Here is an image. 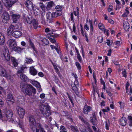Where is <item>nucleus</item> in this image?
<instances>
[{"mask_svg":"<svg viewBox=\"0 0 132 132\" xmlns=\"http://www.w3.org/2000/svg\"><path fill=\"white\" fill-rule=\"evenodd\" d=\"M20 88L25 95L31 96L32 93L34 94L36 93V89L31 85L21 84Z\"/></svg>","mask_w":132,"mask_h":132,"instance_id":"f257e3e1","label":"nucleus"},{"mask_svg":"<svg viewBox=\"0 0 132 132\" xmlns=\"http://www.w3.org/2000/svg\"><path fill=\"white\" fill-rule=\"evenodd\" d=\"M30 128L33 132H39V129H37L36 128L37 124L34 118L32 115H30L29 116Z\"/></svg>","mask_w":132,"mask_h":132,"instance_id":"f03ea898","label":"nucleus"},{"mask_svg":"<svg viewBox=\"0 0 132 132\" xmlns=\"http://www.w3.org/2000/svg\"><path fill=\"white\" fill-rule=\"evenodd\" d=\"M50 108V106L48 105L42 104L40 106V111L45 117H47V116L48 117L51 114Z\"/></svg>","mask_w":132,"mask_h":132,"instance_id":"7ed1b4c3","label":"nucleus"},{"mask_svg":"<svg viewBox=\"0 0 132 132\" xmlns=\"http://www.w3.org/2000/svg\"><path fill=\"white\" fill-rule=\"evenodd\" d=\"M3 47L4 49L1 52L2 56L4 57L6 61H9L10 60V58L8 49L6 46H4Z\"/></svg>","mask_w":132,"mask_h":132,"instance_id":"20e7f679","label":"nucleus"},{"mask_svg":"<svg viewBox=\"0 0 132 132\" xmlns=\"http://www.w3.org/2000/svg\"><path fill=\"white\" fill-rule=\"evenodd\" d=\"M7 43L10 48L13 50L17 46L16 43L14 39H10L7 41Z\"/></svg>","mask_w":132,"mask_h":132,"instance_id":"39448f33","label":"nucleus"},{"mask_svg":"<svg viewBox=\"0 0 132 132\" xmlns=\"http://www.w3.org/2000/svg\"><path fill=\"white\" fill-rule=\"evenodd\" d=\"M2 21L4 23H7L10 19V16L8 12L4 11L2 15Z\"/></svg>","mask_w":132,"mask_h":132,"instance_id":"423d86ee","label":"nucleus"},{"mask_svg":"<svg viewBox=\"0 0 132 132\" xmlns=\"http://www.w3.org/2000/svg\"><path fill=\"white\" fill-rule=\"evenodd\" d=\"M16 109L20 117L21 118H23L25 114L24 110L23 108L19 106L17 107Z\"/></svg>","mask_w":132,"mask_h":132,"instance_id":"0eeeda50","label":"nucleus"},{"mask_svg":"<svg viewBox=\"0 0 132 132\" xmlns=\"http://www.w3.org/2000/svg\"><path fill=\"white\" fill-rule=\"evenodd\" d=\"M13 115L12 112L10 111H8L5 113V116L4 117V120H8L9 121L12 120V118Z\"/></svg>","mask_w":132,"mask_h":132,"instance_id":"6e6552de","label":"nucleus"},{"mask_svg":"<svg viewBox=\"0 0 132 132\" xmlns=\"http://www.w3.org/2000/svg\"><path fill=\"white\" fill-rule=\"evenodd\" d=\"M3 2H5L6 1V5L8 7H11L13 5L17 2L18 0H2Z\"/></svg>","mask_w":132,"mask_h":132,"instance_id":"1a4fd4ad","label":"nucleus"},{"mask_svg":"<svg viewBox=\"0 0 132 132\" xmlns=\"http://www.w3.org/2000/svg\"><path fill=\"white\" fill-rule=\"evenodd\" d=\"M29 16L27 14H24L23 16V19L25 23L30 24L32 21V17L29 15Z\"/></svg>","mask_w":132,"mask_h":132,"instance_id":"9d476101","label":"nucleus"},{"mask_svg":"<svg viewBox=\"0 0 132 132\" xmlns=\"http://www.w3.org/2000/svg\"><path fill=\"white\" fill-rule=\"evenodd\" d=\"M46 16L47 22L49 23H52L53 22L52 18H53V13L48 12L47 13Z\"/></svg>","mask_w":132,"mask_h":132,"instance_id":"9b49d317","label":"nucleus"},{"mask_svg":"<svg viewBox=\"0 0 132 132\" xmlns=\"http://www.w3.org/2000/svg\"><path fill=\"white\" fill-rule=\"evenodd\" d=\"M25 4L26 7L29 9L31 10H34V7L32 3L29 0H27L25 2Z\"/></svg>","mask_w":132,"mask_h":132,"instance_id":"f8f14e48","label":"nucleus"},{"mask_svg":"<svg viewBox=\"0 0 132 132\" xmlns=\"http://www.w3.org/2000/svg\"><path fill=\"white\" fill-rule=\"evenodd\" d=\"M11 16L14 23H16L17 21L20 19V15L18 14H12Z\"/></svg>","mask_w":132,"mask_h":132,"instance_id":"ddd939ff","label":"nucleus"},{"mask_svg":"<svg viewBox=\"0 0 132 132\" xmlns=\"http://www.w3.org/2000/svg\"><path fill=\"white\" fill-rule=\"evenodd\" d=\"M12 36L16 38H18L21 35V32L19 31H14L12 34Z\"/></svg>","mask_w":132,"mask_h":132,"instance_id":"4468645a","label":"nucleus"},{"mask_svg":"<svg viewBox=\"0 0 132 132\" xmlns=\"http://www.w3.org/2000/svg\"><path fill=\"white\" fill-rule=\"evenodd\" d=\"M17 75L24 81H27L28 79L27 76L23 73H17Z\"/></svg>","mask_w":132,"mask_h":132,"instance_id":"2eb2a0df","label":"nucleus"},{"mask_svg":"<svg viewBox=\"0 0 132 132\" xmlns=\"http://www.w3.org/2000/svg\"><path fill=\"white\" fill-rule=\"evenodd\" d=\"M91 108L90 106H85L83 110L84 113L85 114H87L88 112L91 110Z\"/></svg>","mask_w":132,"mask_h":132,"instance_id":"dca6fc26","label":"nucleus"},{"mask_svg":"<svg viewBox=\"0 0 132 132\" xmlns=\"http://www.w3.org/2000/svg\"><path fill=\"white\" fill-rule=\"evenodd\" d=\"M30 72L32 75L35 76L36 75L37 73V71L36 69L34 68V67L32 66L30 68Z\"/></svg>","mask_w":132,"mask_h":132,"instance_id":"f3484780","label":"nucleus"},{"mask_svg":"<svg viewBox=\"0 0 132 132\" xmlns=\"http://www.w3.org/2000/svg\"><path fill=\"white\" fill-rule=\"evenodd\" d=\"M79 117L80 119L81 120V121L84 122L85 126L87 129L88 127H90L89 124L87 121L84 120L82 116H79Z\"/></svg>","mask_w":132,"mask_h":132,"instance_id":"a211bd4d","label":"nucleus"},{"mask_svg":"<svg viewBox=\"0 0 132 132\" xmlns=\"http://www.w3.org/2000/svg\"><path fill=\"white\" fill-rule=\"evenodd\" d=\"M32 25L33 27L35 29H36L38 27H40V26H38V23L37 20L35 19H34L32 21Z\"/></svg>","mask_w":132,"mask_h":132,"instance_id":"6ab92c4d","label":"nucleus"},{"mask_svg":"<svg viewBox=\"0 0 132 132\" xmlns=\"http://www.w3.org/2000/svg\"><path fill=\"white\" fill-rule=\"evenodd\" d=\"M120 124L123 126H124L127 123L126 119L124 117H122L120 121Z\"/></svg>","mask_w":132,"mask_h":132,"instance_id":"aec40b11","label":"nucleus"},{"mask_svg":"<svg viewBox=\"0 0 132 132\" xmlns=\"http://www.w3.org/2000/svg\"><path fill=\"white\" fill-rule=\"evenodd\" d=\"M13 100V97L12 94L10 93H9L8 95L6 98V101L7 103H9V102H12V100Z\"/></svg>","mask_w":132,"mask_h":132,"instance_id":"412c9836","label":"nucleus"},{"mask_svg":"<svg viewBox=\"0 0 132 132\" xmlns=\"http://www.w3.org/2000/svg\"><path fill=\"white\" fill-rule=\"evenodd\" d=\"M5 41V39L4 36L0 32V45H4Z\"/></svg>","mask_w":132,"mask_h":132,"instance_id":"4be33fe9","label":"nucleus"},{"mask_svg":"<svg viewBox=\"0 0 132 132\" xmlns=\"http://www.w3.org/2000/svg\"><path fill=\"white\" fill-rule=\"evenodd\" d=\"M14 28V26L13 25H11L9 27L7 30V35L9 36H10V35L11 34Z\"/></svg>","mask_w":132,"mask_h":132,"instance_id":"5701e85b","label":"nucleus"},{"mask_svg":"<svg viewBox=\"0 0 132 132\" xmlns=\"http://www.w3.org/2000/svg\"><path fill=\"white\" fill-rule=\"evenodd\" d=\"M62 12H59L57 11L52 13L53 18H57L60 16L62 14Z\"/></svg>","mask_w":132,"mask_h":132,"instance_id":"b1692460","label":"nucleus"},{"mask_svg":"<svg viewBox=\"0 0 132 132\" xmlns=\"http://www.w3.org/2000/svg\"><path fill=\"white\" fill-rule=\"evenodd\" d=\"M124 29L125 30H128L130 27V25L128 22H125L123 23Z\"/></svg>","mask_w":132,"mask_h":132,"instance_id":"393cba45","label":"nucleus"},{"mask_svg":"<svg viewBox=\"0 0 132 132\" xmlns=\"http://www.w3.org/2000/svg\"><path fill=\"white\" fill-rule=\"evenodd\" d=\"M27 68L25 66H22L19 67L17 73H22L23 71Z\"/></svg>","mask_w":132,"mask_h":132,"instance_id":"a878e982","label":"nucleus"},{"mask_svg":"<svg viewBox=\"0 0 132 132\" xmlns=\"http://www.w3.org/2000/svg\"><path fill=\"white\" fill-rule=\"evenodd\" d=\"M11 59L14 67H16L18 65V64L15 58L13 57H11Z\"/></svg>","mask_w":132,"mask_h":132,"instance_id":"bb28decb","label":"nucleus"},{"mask_svg":"<svg viewBox=\"0 0 132 132\" xmlns=\"http://www.w3.org/2000/svg\"><path fill=\"white\" fill-rule=\"evenodd\" d=\"M7 73L6 70L4 69L1 70L0 73V76L2 77H5Z\"/></svg>","mask_w":132,"mask_h":132,"instance_id":"cd10ccee","label":"nucleus"},{"mask_svg":"<svg viewBox=\"0 0 132 132\" xmlns=\"http://www.w3.org/2000/svg\"><path fill=\"white\" fill-rule=\"evenodd\" d=\"M53 4V3L52 2H48L46 7V9L48 10H50L52 7Z\"/></svg>","mask_w":132,"mask_h":132,"instance_id":"c85d7f7f","label":"nucleus"},{"mask_svg":"<svg viewBox=\"0 0 132 132\" xmlns=\"http://www.w3.org/2000/svg\"><path fill=\"white\" fill-rule=\"evenodd\" d=\"M70 128L74 132H79V131L77 129V127L76 126H73L71 125L70 126Z\"/></svg>","mask_w":132,"mask_h":132,"instance_id":"c756f323","label":"nucleus"},{"mask_svg":"<svg viewBox=\"0 0 132 132\" xmlns=\"http://www.w3.org/2000/svg\"><path fill=\"white\" fill-rule=\"evenodd\" d=\"M29 45L31 46V47L33 49V50L35 51V52L37 53V51L36 50L34 44L30 40H29Z\"/></svg>","mask_w":132,"mask_h":132,"instance_id":"7c9ffc66","label":"nucleus"},{"mask_svg":"<svg viewBox=\"0 0 132 132\" xmlns=\"http://www.w3.org/2000/svg\"><path fill=\"white\" fill-rule=\"evenodd\" d=\"M55 9L56 11L59 12H62L61 11L62 10V6L60 5H57L55 7Z\"/></svg>","mask_w":132,"mask_h":132,"instance_id":"2f4dec72","label":"nucleus"},{"mask_svg":"<svg viewBox=\"0 0 132 132\" xmlns=\"http://www.w3.org/2000/svg\"><path fill=\"white\" fill-rule=\"evenodd\" d=\"M13 50L15 51L20 52H21L22 51V49L20 47H16V46L15 47Z\"/></svg>","mask_w":132,"mask_h":132,"instance_id":"473e14b6","label":"nucleus"},{"mask_svg":"<svg viewBox=\"0 0 132 132\" xmlns=\"http://www.w3.org/2000/svg\"><path fill=\"white\" fill-rule=\"evenodd\" d=\"M99 28L101 30L103 31L104 29V26L102 23H99L98 25Z\"/></svg>","mask_w":132,"mask_h":132,"instance_id":"72a5a7b5","label":"nucleus"},{"mask_svg":"<svg viewBox=\"0 0 132 132\" xmlns=\"http://www.w3.org/2000/svg\"><path fill=\"white\" fill-rule=\"evenodd\" d=\"M35 86L36 87L38 88V91L41 92L42 91V89L41 88L39 82H38L36 85V86Z\"/></svg>","mask_w":132,"mask_h":132,"instance_id":"f704fd0d","label":"nucleus"},{"mask_svg":"<svg viewBox=\"0 0 132 132\" xmlns=\"http://www.w3.org/2000/svg\"><path fill=\"white\" fill-rule=\"evenodd\" d=\"M40 7L43 10L45 9V6L44 4H43V3L40 2L38 3Z\"/></svg>","mask_w":132,"mask_h":132,"instance_id":"c9c22d12","label":"nucleus"},{"mask_svg":"<svg viewBox=\"0 0 132 132\" xmlns=\"http://www.w3.org/2000/svg\"><path fill=\"white\" fill-rule=\"evenodd\" d=\"M128 8L127 7L126 8V12H125L122 15V16L124 17H126L127 15L129 14V11L128 10Z\"/></svg>","mask_w":132,"mask_h":132,"instance_id":"e433bc0d","label":"nucleus"},{"mask_svg":"<svg viewBox=\"0 0 132 132\" xmlns=\"http://www.w3.org/2000/svg\"><path fill=\"white\" fill-rule=\"evenodd\" d=\"M90 121L93 123V125H94L95 123L97 121V119H94L93 117L90 118Z\"/></svg>","mask_w":132,"mask_h":132,"instance_id":"4c0bfd02","label":"nucleus"},{"mask_svg":"<svg viewBox=\"0 0 132 132\" xmlns=\"http://www.w3.org/2000/svg\"><path fill=\"white\" fill-rule=\"evenodd\" d=\"M128 118L129 120V125L130 127L132 126V117L131 116L128 117Z\"/></svg>","mask_w":132,"mask_h":132,"instance_id":"58836bf2","label":"nucleus"},{"mask_svg":"<svg viewBox=\"0 0 132 132\" xmlns=\"http://www.w3.org/2000/svg\"><path fill=\"white\" fill-rule=\"evenodd\" d=\"M26 61L28 63H31L33 61L31 58H27Z\"/></svg>","mask_w":132,"mask_h":132,"instance_id":"ea45409f","label":"nucleus"},{"mask_svg":"<svg viewBox=\"0 0 132 132\" xmlns=\"http://www.w3.org/2000/svg\"><path fill=\"white\" fill-rule=\"evenodd\" d=\"M48 38L50 40L51 42L52 43H55L56 42L55 38L49 37H48Z\"/></svg>","mask_w":132,"mask_h":132,"instance_id":"a19ab883","label":"nucleus"},{"mask_svg":"<svg viewBox=\"0 0 132 132\" xmlns=\"http://www.w3.org/2000/svg\"><path fill=\"white\" fill-rule=\"evenodd\" d=\"M89 22L90 25V29L91 30L92 32H93V30L92 22L90 20H89Z\"/></svg>","mask_w":132,"mask_h":132,"instance_id":"79ce46f5","label":"nucleus"},{"mask_svg":"<svg viewBox=\"0 0 132 132\" xmlns=\"http://www.w3.org/2000/svg\"><path fill=\"white\" fill-rule=\"evenodd\" d=\"M72 89L73 90H74V92H75V94L77 95H78L79 94L78 92L77 91L78 89L77 88H74V87H72Z\"/></svg>","mask_w":132,"mask_h":132,"instance_id":"37998d69","label":"nucleus"},{"mask_svg":"<svg viewBox=\"0 0 132 132\" xmlns=\"http://www.w3.org/2000/svg\"><path fill=\"white\" fill-rule=\"evenodd\" d=\"M110 125V123L108 121V122L105 121V127L106 129L107 130H109V126Z\"/></svg>","mask_w":132,"mask_h":132,"instance_id":"c03bdc74","label":"nucleus"},{"mask_svg":"<svg viewBox=\"0 0 132 132\" xmlns=\"http://www.w3.org/2000/svg\"><path fill=\"white\" fill-rule=\"evenodd\" d=\"M98 42L100 43H102L103 40V38L102 36H99L98 37Z\"/></svg>","mask_w":132,"mask_h":132,"instance_id":"a18cd8bd","label":"nucleus"},{"mask_svg":"<svg viewBox=\"0 0 132 132\" xmlns=\"http://www.w3.org/2000/svg\"><path fill=\"white\" fill-rule=\"evenodd\" d=\"M76 65L77 66L78 69L80 70L81 69V67L80 64L78 62H77L76 63Z\"/></svg>","mask_w":132,"mask_h":132,"instance_id":"49530a36","label":"nucleus"},{"mask_svg":"<svg viewBox=\"0 0 132 132\" xmlns=\"http://www.w3.org/2000/svg\"><path fill=\"white\" fill-rule=\"evenodd\" d=\"M68 96V98H69V100L71 102L72 104L73 105H74V103L73 102L72 100V97H71L68 94V93H67Z\"/></svg>","mask_w":132,"mask_h":132,"instance_id":"de8ad7c7","label":"nucleus"},{"mask_svg":"<svg viewBox=\"0 0 132 132\" xmlns=\"http://www.w3.org/2000/svg\"><path fill=\"white\" fill-rule=\"evenodd\" d=\"M66 130V129L63 126H61L60 128V132H62Z\"/></svg>","mask_w":132,"mask_h":132,"instance_id":"09e8293b","label":"nucleus"},{"mask_svg":"<svg viewBox=\"0 0 132 132\" xmlns=\"http://www.w3.org/2000/svg\"><path fill=\"white\" fill-rule=\"evenodd\" d=\"M5 77L8 80H10L12 77L10 75L7 73Z\"/></svg>","mask_w":132,"mask_h":132,"instance_id":"8fccbe9b","label":"nucleus"},{"mask_svg":"<svg viewBox=\"0 0 132 132\" xmlns=\"http://www.w3.org/2000/svg\"><path fill=\"white\" fill-rule=\"evenodd\" d=\"M43 42L46 45H47L48 44L49 42L48 40L46 39H44L43 40Z\"/></svg>","mask_w":132,"mask_h":132,"instance_id":"3c124183","label":"nucleus"},{"mask_svg":"<svg viewBox=\"0 0 132 132\" xmlns=\"http://www.w3.org/2000/svg\"><path fill=\"white\" fill-rule=\"evenodd\" d=\"M77 57L80 62H81L82 61V58L79 54L77 55Z\"/></svg>","mask_w":132,"mask_h":132,"instance_id":"603ef678","label":"nucleus"},{"mask_svg":"<svg viewBox=\"0 0 132 132\" xmlns=\"http://www.w3.org/2000/svg\"><path fill=\"white\" fill-rule=\"evenodd\" d=\"M51 37H52V38H55L56 37H57L58 36V34H53V33L52 34V35H50Z\"/></svg>","mask_w":132,"mask_h":132,"instance_id":"864d4df0","label":"nucleus"},{"mask_svg":"<svg viewBox=\"0 0 132 132\" xmlns=\"http://www.w3.org/2000/svg\"><path fill=\"white\" fill-rule=\"evenodd\" d=\"M113 7L111 5H110L108 9V11L109 12H110L113 9Z\"/></svg>","mask_w":132,"mask_h":132,"instance_id":"5fc2aeb1","label":"nucleus"},{"mask_svg":"<svg viewBox=\"0 0 132 132\" xmlns=\"http://www.w3.org/2000/svg\"><path fill=\"white\" fill-rule=\"evenodd\" d=\"M122 74L123 76L125 77V78L127 76L126 72V70H125V69L122 72Z\"/></svg>","mask_w":132,"mask_h":132,"instance_id":"6e6d98bb","label":"nucleus"},{"mask_svg":"<svg viewBox=\"0 0 132 132\" xmlns=\"http://www.w3.org/2000/svg\"><path fill=\"white\" fill-rule=\"evenodd\" d=\"M106 93H108V95L110 96H111L112 95V94L111 93L110 91H109L107 89H106Z\"/></svg>","mask_w":132,"mask_h":132,"instance_id":"4d7b16f0","label":"nucleus"},{"mask_svg":"<svg viewBox=\"0 0 132 132\" xmlns=\"http://www.w3.org/2000/svg\"><path fill=\"white\" fill-rule=\"evenodd\" d=\"M37 82H38L36 81L33 80L31 81V83L34 86H36V85Z\"/></svg>","mask_w":132,"mask_h":132,"instance_id":"13d9d810","label":"nucleus"},{"mask_svg":"<svg viewBox=\"0 0 132 132\" xmlns=\"http://www.w3.org/2000/svg\"><path fill=\"white\" fill-rule=\"evenodd\" d=\"M76 27H75V24L74 23V22H73V32H75L76 31Z\"/></svg>","mask_w":132,"mask_h":132,"instance_id":"bf43d9fd","label":"nucleus"},{"mask_svg":"<svg viewBox=\"0 0 132 132\" xmlns=\"http://www.w3.org/2000/svg\"><path fill=\"white\" fill-rule=\"evenodd\" d=\"M80 131L81 132H88L87 131L86 129L84 128H83L80 129Z\"/></svg>","mask_w":132,"mask_h":132,"instance_id":"052dcab7","label":"nucleus"},{"mask_svg":"<svg viewBox=\"0 0 132 132\" xmlns=\"http://www.w3.org/2000/svg\"><path fill=\"white\" fill-rule=\"evenodd\" d=\"M78 84V82L77 80H76L74 82V84L75 85V86L74 87V88H76V85H77Z\"/></svg>","mask_w":132,"mask_h":132,"instance_id":"680f3d73","label":"nucleus"},{"mask_svg":"<svg viewBox=\"0 0 132 132\" xmlns=\"http://www.w3.org/2000/svg\"><path fill=\"white\" fill-rule=\"evenodd\" d=\"M70 17L71 19V21H73V22H74V21L73 20V13H71L70 14Z\"/></svg>","mask_w":132,"mask_h":132,"instance_id":"e2e57ef3","label":"nucleus"},{"mask_svg":"<svg viewBox=\"0 0 132 132\" xmlns=\"http://www.w3.org/2000/svg\"><path fill=\"white\" fill-rule=\"evenodd\" d=\"M17 99H18V101L20 102V101H21L23 100V99L22 98V97L21 96H18L17 97Z\"/></svg>","mask_w":132,"mask_h":132,"instance_id":"0e129e2a","label":"nucleus"},{"mask_svg":"<svg viewBox=\"0 0 132 132\" xmlns=\"http://www.w3.org/2000/svg\"><path fill=\"white\" fill-rule=\"evenodd\" d=\"M55 25L57 26H60L61 25V23L58 21H56L55 22Z\"/></svg>","mask_w":132,"mask_h":132,"instance_id":"69168bd1","label":"nucleus"},{"mask_svg":"<svg viewBox=\"0 0 132 132\" xmlns=\"http://www.w3.org/2000/svg\"><path fill=\"white\" fill-rule=\"evenodd\" d=\"M38 75L40 77H43L44 76L43 73L41 72H40L38 73Z\"/></svg>","mask_w":132,"mask_h":132,"instance_id":"338daca9","label":"nucleus"},{"mask_svg":"<svg viewBox=\"0 0 132 132\" xmlns=\"http://www.w3.org/2000/svg\"><path fill=\"white\" fill-rule=\"evenodd\" d=\"M45 96V94L44 93H42L40 94V97L41 98H44Z\"/></svg>","mask_w":132,"mask_h":132,"instance_id":"774afa93","label":"nucleus"}]
</instances>
